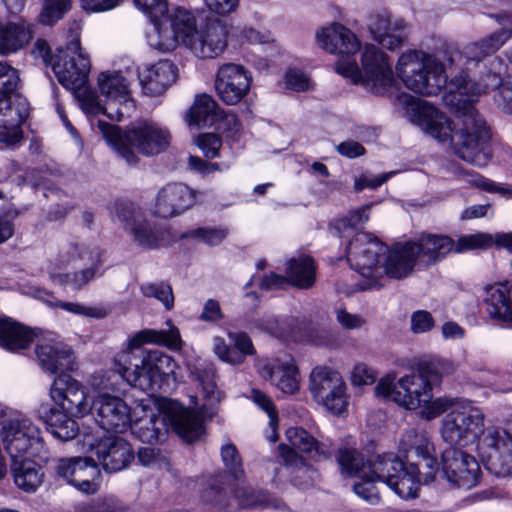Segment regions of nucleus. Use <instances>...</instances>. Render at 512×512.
I'll return each instance as SVG.
<instances>
[{
  "instance_id": "f257e3e1",
  "label": "nucleus",
  "mask_w": 512,
  "mask_h": 512,
  "mask_svg": "<svg viewBox=\"0 0 512 512\" xmlns=\"http://www.w3.org/2000/svg\"><path fill=\"white\" fill-rule=\"evenodd\" d=\"M501 57H495L485 65L479 82L467 76H459L450 83L451 102L455 106L456 120H450L429 102L404 96L406 114L411 122L419 126L439 142H449L455 154L464 161L483 167L491 159L489 148L490 130L484 118L473 106V102L489 89L494 90L493 102L501 87L511 76Z\"/></svg>"
},
{
  "instance_id": "f03ea898",
  "label": "nucleus",
  "mask_w": 512,
  "mask_h": 512,
  "mask_svg": "<svg viewBox=\"0 0 512 512\" xmlns=\"http://www.w3.org/2000/svg\"><path fill=\"white\" fill-rule=\"evenodd\" d=\"M168 330L145 329L138 332L128 343L126 350L117 354L115 358V372L94 375L91 385L95 389L116 390L118 380L122 379L131 386L142 391L155 392L161 388L164 380L174 374L176 363L172 357L159 350L147 352L141 359L140 364H135L131 370L133 350L144 343H152L166 346L172 349H180L182 340L177 327L170 321L167 322Z\"/></svg>"
},
{
  "instance_id": "7ed1b4c3",
  "label": "nucleus",
  "mask_w": 512,
  "mask_h": 512,
  "mask_svg": "<svg viewBox=\"0 0 512 512\" xmlns=\"http://www.w3.org/2000/svg\"><path fill=\"white\" fill-rule=\"evenodd\" d=\"M449 413L442 421L443 439L451 445L465 446L478 440V450L487 468L497 476H512V436L497 427L483 430L482 411L467 400L449 398Z\"/></svg>"
},
{
  "instance_id": "20e7f679",
  "label": "nucleus",
  "mask_w": 512,
  "mask_h": 512,
  "mask_svg": "<svg viewBox=\"0 0 512 512\" xmlns=\"http://www.w3.org/2000/svg\"><path fill=\"white\" fill-rule=\"evenodd\" d=\"M132 416L129 428L142 442L161 440L169 427L187 442L197 439L203 432L198 415L167 398L137 404Z\"/></svg>"
},
{
  "instance_id": "39448f33",
  "label": "nucleus",
  "mask_w": 512,
  "mask_h": 512,
  "mask_svg": "<svg viewBox=\"0 0 512 512\" xmlns=\"http://www.w3.org/2000/svg\"><path fill=\"white\" fill-rule=\"evenodd\" d=\"M101 265L98 249L70 241L62 244L49 260L47 272L53 283L80 290L96 277Z\"/></svg>"
},
{
  "instance_id": "423d86ee",
  "label": "nucleus",
  "mask_w": 512,
  "mask_h": 512,
  "mask_svg": "<svg viewBox=\"0 0 512 512\" xmlns=\"http://www.w3.org/2000/svg\"><path fill=\"white\" fill-rule=\"evenodd\" d=\"M98 127L108 142L128 164H135V151L154 155L164 151L170 143L169 131L154 122H138L123 132L119 127L98 121Z\"/></svg>"
},
{
  "instance_id": "0eeeda50",
  "label": "nucleus",
  "mask_w": 512,
  "mask_h": 512,
  "mask_svg": "<svg viewBox=\"0 0 512 512\" xmlns=\"http://www.w3.org/2000/svg\"><path fill=\"white\" fill-rule=\"evenodd\" d=\"M396 72L407 89L424 96L437 95L448 79L446 63L423 50L404 51L397 60Z\"/></svg>"
},
{
  "instance_id": "6e6552de",
  "label": "nucleus",
  "mask_w": 512,
  "mask_h": 512,
  "mask_svg": "<svg viewBox=\"0 0 512 512\" xmlns=\"http://www.w3.org/2000/svg\"><path fill=\"white\" fill-rule=\"evenodd\" d=\"M19 81L18 70L0 61V143L10 148L23 141L22 124L30 111L28 101L16 94Z\"/></svg>"
},
{
  "instance_id": "1a4fd4ad",
  "label": "nucleus",
  "mask_w": 512,
  "mask_h": 512,
  "mask_svg": "<svg viewBox=\"0 0 512 512\" xmlns=\"http://www.w3.org/2000/svg\"><path fill=\"white\" fill-rule=\"evenodd\" d=\"M361 69L354 59L336 63V71L353 83H362L373 93H383L394 84L390 57L378 46L366 43L361 52Z\"/></svg>"
},
{
  "instance_id": "9d476101",
  "label": "nucleus",
  "mask_w": 512,
  "mask_h": 512,
  "mask_svg": "<svg viewBox=\"0 0 512 512\" xmlns=\"http://www.w3.org/2000/svg\"><path fill=\"white\" fill-rule=\"evenodd\" d=\"M174 25L183 35V45L198 58H216L227 48L228 30L219 20L208 21L198 28L194 15L179 9Z\"/></svg>"
},
{
  "instance_id": "9b49d317",
  "label": "nucleus",
  "mask_w": 512,
  "mask_h": 512,
  "mask_svg": "<svg viewBox=\"0 0 512 512\" xmlns=\"http://www.w3.org/2000/svg\"><path fill=\"white\" fill-rule=\"evenodd\" d=\"M418 264L432 266L443 260L449 253H462L474 249H486L492 246L493 239L489 233L477 232L463 235L457 242L442 234H422L416 240L409 241Z\"/></svg>"
},
{
  "instance_id": "f8f14e48",
  "label": "nucleus",
  "mask_w": 512,
  "mask_h": 512,
  "mask_svg": "<svg viewBox=\"0 0 512 512\" xmlns=\"http://www.w3.org/2000/svg\"><path fill=\"white\" fill-rule=\"evenodd\" d=\"M2 442L11 459L30 454L47 458V450L39 427L31 419L15 415L5 420L1 430Z\"/></svg>"
},
{
  "instance_id": "ddd939ff",
  "label": "nucleus",
  "mask_w": 512,
  "mask_h": 512,
  "mask_svg": "<svg viewBox=\"0 0 512 512\" xmlns=\"http://www.w3.org/2000/svg\"><path fill=\"white\" fill-rule=\"evenodd\" d=\"M369 473L376 475V487L377 484L386 485L404 500L418 497L420 469L415 464L406 467L396 456L385 454L383 460L373 464Z\"/></svg>"
},
{
  "instance_id": "4468645a",
  "label": "nucleus",
  "mask_w": 512,
  "mask_h": 512,
  "mask_svg": "<svg viewBox=\"0 0 512 512\" xmlns=\"http://www.w3.org/2000/svg\"><path fill=\"white\" fill-rule=\"evenodd\" d=\"M52 69L58 82L68 90L78 94H87L86 84L90 71V60L80 46V40L75 36L64 49H59Z\"/></svg>"
},
{
  "instance_id": "2eb2a0df",
  "label": "nucleus",
  "mask_w": 512,
  "mask_h": 512,
  "mask_svg": "<svg viewBox=\"0 0 512 512\" xmlns=\"http://www.w3.org/2000/svg\"><path fill=\"white\" fill-rule=\"evenodd\" d=\"M384 455L376 456L365 462L363 455L354 448L339 449L336 459L341 473L347 477H358L359 481L353 485L356 495L370 504L380 501V492L375 486L376 475L369 473L370 468L378 461L383 460Z\"/></svg>"
},
{
  "instance_id": "dca6fc26",
  "label": "nucleus",
  "mask_w": 512,
  "mask_h": 512,
  "mask_svg": "<svg viewBox=\"0 0 512 512\" xmlns=\"http://www.w3.org/2000/svg\"><path fill=\"white\" fill-rule=\"evenodd\" d=\"M310 391L318 403L335 415L342 414L348 406L345 382L338 372L328 367L312 370Z\"/></svg>"
},
{
  "instance_id": "f3484780",
  "label": "nucleus",
  "mask_w": 512,
  "mask_h": 512,
  "mask_svg": "<svg viewBox=\"0 0 512 512\" xmlns=\"http://www.w3.org/2000/svg\"><path fill=\"white\" fill-rule=\"evenodd\" d=\"M436 474L446 479L450 484L463 489H470L477 485L481 476L480 465L477 460L463 450L448 448L442 453V468Z\"/></svg>"
},
{
  "instance_id": "a211bd4d",
  "label": "nucleus",
  "mask_w": 512,
  "mask_h": 512,
  "mask_svg": "<svg viewBox=\"0 0 512 512\" xmlns=\"http://www.w3.org/2000/svg\"><path fill=\"white\" fill-rule=\"evenodd\" d=\"M386 246L368 233H357L347 246V260L362 276L375 278L381 275V260Z\"/></svg>"
},
{
  "instance_id": "6ab92c4d",
  "label": "nucleus",
  "mask_w": 512,
  "mask_h": 512,
  "mask_svg": "<svg viewBox=\"0 0 512 512\" xmlns=\"http://www.w3.org/2000/svg\"><path fill=\"white\" fill-rule=\"evenodd\" d=\"M50 395L70 416L82 417L92 412L93 402L91 403L86 388L68 374H61L55 378Z\"/></svg>"
},
{
  "instance_id": "aec40b11",
  "label": "nucleus",
  "mask_w": 512,
  "mask_h": 512,
  "mask_svg": "<svg viewBox=\"0 0 512 512\" xmlns=\"http://www.w3.org/2000/svg\"><path fill=\"white\" fill-rule=\"evenodd\" d=\"M91 413L99 427L108 432L126 431L133 419V410L123 399L106 393L100 394L93 401Z\"/></svg>"
},
{
  "instance_id": "412c9836",
  "label": "nucleus",
  "mask_w": 512,
  "mask_h": 512,
  "mask_svg": "<svg viewBox=\"0 0 512 512\" xmlns=\"http://www.w3.org/2000/svg\"><path fill=\"white\" fill-rule=\"evenodd\" d=\"M200 195L183 183H168L158 190L152 213L161 218L179 216L196 204Z\"/></svg>"
},
{
  "instance_id": "4be33fe9",
  "label": "nucleus",
  "mask_w": 512,
  "mask_h": 512,
  "mask_svg": "<svg viewBox=\"0 0 512 512\" xmlns=\"http://www.w3.org/2000/svg\"><path fill=\"white\" fill-rule=\"evenodd\" d=\"M251 83L252 75L244 66L226 63L217 71L215 90L224 103L234 105L247 95Z\"/></svg>"
},
{
  "instance_id": "5701e85b",
  "label": "nucleus",
  "mask_w": 512,
  "mask_h": 512,
  "mask_svg": "<svg viewBox=\"0 0 512 512\" xmlns=\"http://www.w3.org/2000/svg\"><path fill=\"white\" fill-rule=\"evenodd\" d=\"M115 217L130 231L138 245L149 249L158 247L160 232L151 226L136 205L131 202L117 203Z\"/></svg>"
},
{
  "instance_id": "b1692460",
  "label": "nucleus",
  "mask_w": 512,
  "mask_h": 512,
  "mask_svg": "<svg viewBox=\"0 0 512 512\" xmlns=\"http://www.w3.org/2000/svg\"><path fill=\"white\" fill-rule=\"evenodd\" d=\"M57 475L78 490L93 494L97 491L96 480L100 475L98 465L89 457L63 458L58 461Z\"/></svg>"
},
{
  "instance_id": "393cba45",
  "label": "nucleus",
  "mask_w": 512,
  "mask_h": 512,
  "mask_svg": "<svg viewBox=\"0 0 512 512\" xmlns=\"http://www.w3.org/2000/svg\"><path fill=\"white\" fill-rule=\"evenodd\" d=\"M407 25L403 19L393 18L390 13L378 12L370 16L368 31L371 38L388 50L401 48L407 39Z\"/></svg>"
},
{
  "instance_id": "a878e982",
  "label": "nucleus",
  "mask_w": 512,
  "mask_h": 512,
  "mask_svg": "<svg viewBox=\"0 0 512 512\" xmlns=\"http://www.w3.org/2000/svg\"><path fill=\"white\" fill-rule=\"evenodd\" d=\"M35 355L41 368L51 374L74 369V353L70 346L56 337L45 336L38 340Z\"/></svg>"
},
{
  "instance_id": "bb28decb",
  "label": "nucleus",
  "mask_w": 512,
  "mask_h": 512,
  "mask_svg": "<svg viewBox=\"0 0 512 512\" xmlns=\"http://www.w3.org/2000/svg\"><path fill=\"white\" fill-rule=\"evenodd\" d=\"M432 386L431 379L418 369L408 410H419L420 415L428 420L438 417L452 404L449 397L434 398Z\"/></svg>"
},
{
  "instance_id": "cd10ccee",
  "label": "nucleus",
  "mask_w": 512,
  "mask_h": 512,
  "mask_svg": "<svg viewBox=\"0 0 512 512\" xmlns=\"http://www.w3.org/2000/svg\"><path fill=\"white\" fill-rule=\"evenodd\" d=\"M315 37L319 47L331 54L351 56L361 49V41L357 35L338 22L322 26Z\"/></svg>"
},
{
  "instance_id": "c85d7f7f",
  "label": "nucleus",
  "mask_w": 512,
  "mask_h": 512,
  "mask_svg": "<svg viewBox=\"0 0 512 512\" xmlns=\"http://www.w3.org/2000/svg\"><path fill=\"white\" fill-rule=\"evenodd\" d=\"M399 452L402 453L408 461L414 458L421 459L425 468L428 469L425 481L434 480L433 472L436 466L434 447L430 442L428 434L424 430L415 428L408 429L399 442Z\"/></svg>"
},
{
  "instance_id": "c756f323",
  "label": "nucleus",
  "mask_w": 512,
  "mask_h": 512,
  "mask_svg": "<svg viewBox=\"0 0 512 512\" xmlns=\"http://www.w3.org/2000/svg\"><path fill=\"white\" fill-rule=\"evenodd\" d=\"M95 453L107 472H118L126 468L134 458L131 445L119 437L101 441L95 447Z\"/></svg>"
},
{
  "instance_id": "7c9ffc66",
  "label": "nucleus",
  "mask_w": 512,
  "mask_h": 512,
  "mask_svg": "<svg viewBox=\"0 0 512 512\" xmlns=\"http://www.w3.org/2000/svg\"><path fill=\"white\" fill-rule=\"evenodd\" d=\"M512 37V27L502 28L478 41L467 44L461 52L452 51L446 62L452 65L455 57L463 56L467 61L480 62L485 57L495 53Z\"/></svg>"
},
{
  "instance_id": "2f4dec72",
  "label": "nucleus",
  "mask_w": 512,
  "mask_h": 512,
  "mask_svg": "<svg viewBox=\"0 0 512 512\" xmlns=\"http://www.w3.org/2000/svg\"><path fill=\"white\" fill-rule=\"evenodd\" d=\"M260 374L285 394H293L299 389L298 370L291 360H267L260 367Z\"/></svg>"
},
{
  "instance_id": "473e14b6",
  "label": "nucleus",
  "mask_w": 512,
  "mask_h": 512,
  "mask_svg": "<svg viewBox=\"0 0 512 512\" xmlns=\"http://www.w3.org/2000/svg\"><path fill=\"white\" fill-rule=\"evenodd\" d=\"M384 261H381V274L385 273L393 279L408 277L416 263L417 258L413 251V245L409 241L396 244L389 251L386 250Z\"/></svg>"
},
{
  "instance_id": "72a5a7b5",
  "label": "nucleus",
  "mask_w": 512,
  "mask_h": 512,
  "mask_svg": "<svg viewBox=\"0 0 512 512\" xmlns=\"http://www.w3.org/2000/svg\"><path fill=\"white\" fill-rule=\"evenodd\" d=\"M483 301L491 317L512 322V282L486 285Z\"/></svg>"
},
{
  "instance_id": "f704fd0d",
  "label": "nucleus",
  "mask_w": 512,
  "mask_h": 512,
  "mask_svg": "<svg viewBox=\"0 0 512 512\" xmlns=\"http://www.w3.org/2000/svg\"><path fill=\"white\" fill-rule=\"evenodd\" d=\"M176 79V66L168 60H162L147 68L140 81L144 93L154 97L165 92Z\"/></svg>"
},
{
  "instance_id": "c9c22d12",
  "label": "nucleus",
  "mask_w": 512,
  "mask_h": 512,
  "mask_svg": "<svg viewBox=\"0 0 512 512\" xmlns=\"http://www.w3.org/2000/svg\"><path fill=\"white\" fill-rule=\"evenodd\" d=\"M416 372L396 379L392 375L382 378L375 387L377 396L395 402L397 405L408 409L413 394Z\"/></svg>"
},
{
  "instance_id": "e433bc0d",
  "label": "nucleus",
  "mask_w": 512,
  "mask_h": 512,
  "mask_svg": "<svg viewBox=\"0 0 512 512\" xmlns=\"http://www.w3.org/2000/svg\"><path fill=\"white\" fill-rule=\"evenodd\" d=\"M286 439L290 446L289 449L298 450L306 453L315 461L326 460L332 455V444L318 442L311 434L300 427H291L286 431Z\"/></svg>"
},
{
  "instance_id": "4c0bfd02",
  "label": "nucleus",
  "mask_w": 512,
  "mask_h": 512,
  "mask_svg": "<svg viewBox=\"0 0 512 512\" xmlns=\"http://www.w3.org/2000/svg\"><path fill=\"white\" fill-rule=\"evenodd\" d=\"M32 37V26L24 21L0 24V55L16 53L24 48Z\"/></svg>"
},
{
  "instance_id": "58836bf2",
  "label": "nucleus",
  "mask_w": 512,
  "mask_h": 512,
  "mask_svg": "<svg viewBox=\"0 0 512 512\" xmlns=\"http://www.w3.org/2000/svg\"><path fill=\"white\" fill-rule=\"evenodd\" d=\"M11 460V472L16 486L27 493L35 492L44 479L42 468L26 456Z\"/></svg>"
},
{
  "instance_id": "ea45409f",
  "label": "nucleus",
  "mask_w": 512,
  "mask_h": 512,
  "mask_svg": "<svg viewBox=\"0 0 512 512\" xmlns=\"http://www.w3.org/2000/svg\"><path fill=\"white\" fill-rule=\"evenodd\" d=\"M33 333L27 327L11 320L0 319V346L12 352L29 347Z\"/></svg>"
},
{
  "instance_id": "a19ab883",
  "label": "nucleus",
  "mask_w": 512,
  "mask_h": 512,
  "mask_svg": "<svg viewBox=\"0 0 512 512\" xmlns=\"http://www.w3.org/2000/svg\"><path fill=\"white\" fill-rule=\"evenodd\" d=\"M281 457L290 471L292 483L300 488H308L313 485L316 472L296 452L282 444L279 447Z\"/></svg>"
},
{
  "instance_id": "79ce46f5",
  "label": "nucleus",
  "mask_w": 512,
  "mask_h": 512,
  "mask_svg": "<svg viewBox=\"0 0 512 512\" xmlns=\"http://www.w3.org/2000/svg\"><path fill=\"white\" fill-rule=\"evenodd\" d=\"M180 8H177L172 15L170 26L154 22L152 32L148 34V43L151 48L166 53L173 51L179 43L183 44V35L176 31L175 19Z\"/></svg>"
},
{
  "instance_id": "37998d69",
  "label": "nucleus",
  "mask_w": 512,
  "mask_h": 512,
  "mask_svg": "<svg viewBox=\"0 0 512 512\" xmlns=\"http://www.w3.org/2000/svg\"><path fill=\"white\" fill-rule=\"evenodd\" d=\"M218 118V104L211 96L203 94L196 97L186 120L189 126L202 128L212 126Z\"/></svg>"
},
{
  "instance_id": "c03bdc74",
  "label": "nucleus",
  "mask_w": 512,
  "mask_h": 512,
  "mask_svg": "<svg viewBox=\"0 0 512 512\" xmlns=\"http://www.w3.org/2000/svg\"><path fill=\"white\" fill-rule=\"evenodd\" d=\"M286 278L289 284L300 288L308 289L315 282V265L307 255H300L290 259L287 263Z\"/></svg>"
},
{
  "instance_id": "a18cd8bd",
  "label": "nucleus",
  "mask_w": 512,
  "mask_h": 512,
  "mask_svg": "<svg viewBox=\"0 0 512 512\" xmlns=\"http://www.w3.org/2000/svg\"><path fill=\"white\" fill-rule=\"evenodd\" d=\"M455 177L472 187H477L488 193H496L506 199L512 198V185L495 182L474 171H468L461 167L454 170Z\"/></svg>"
},
{
  "instance_id": "49530a36",
  "label": "nucleus",
  "mask_w": 512,
  "mask_h": 512,
  "mask_svg": "<svg viewBox=\"0 0 512 512\" xmlns=\"http://www.w3.org/2000/svg\"><path fill=\"white\" fill-rule=\"evenodd\" d=\"M52 435L61 440L69 441L75 438L79 428L77 423L69 416V413L51 410L47 419Z\"/></svg>"
},
{
  "instance_id": "de8ad7c7",
  "label": "nucleus",
  "mask_w": 512,
  "mask_h": 512,
  "mask_svg": "<svg viewBox=\"0 0 512 512\" xmlns=\"http://www.w3.org/2000/svg\"><path fill=\"white\" fill-rule=\"evenodd\" d=\"M191 374L202 387L204 397L209 405L219 403L222 399V393L216 385V373L211 365H202L191 370Z\"/></svg>"
},
{
  "instance_id": "09e8293b",
  "label": "nucleus",
  "mask_w": 512,
  "mask_h": 512,
  "mask_svg": "<svg viewBox=\"0 0 512 512\" xmlns=\"http://www.w3.org/2000/svg\"><path fill=\"white\" fill-rule=\"evenodd\" d=\"M98 84L101 93L112 101L124 99L129 93L127 81L118 73H101Z\"/></svg>"
},
{
  "instance_id": "8fccbe9b",
  "label": "nucleus",
  "mask_w": 512,
  "mask_h": 512,
  "mask_svg": "<svg viewBox=\"0 0 512 512\" xmlns=\"http://www.w3.org/2000/svg\"><path fill=\"white\" fill-rule=\"evenodd\" d=\"M236 499L239 505L245 508L270 506L278 508L276 501L271 499L269 495L255 491L252 488H239L236 491Z\"/></svg>"
},
{
  "instance_id": "3c124183",
  "label": "nucleus",
  "mask_w": 512,
  "mask_h": 512,
  "mask_svg": "<svg viewBox=\"0 0 512 512\" xmlns=\"http://www.w3.org/2000/svg\"><path fill=\"white\" fill-rule=\"evenodd\" d=\"M69 0H45L40 14V21L46 25H53L69 10Z\"/></svg>"
},
{
  "instance_id": "603ef678",
  "label": "nucleus",
  "mask_w": 512,
  "mask_h": 512,
  "mask_svg": "<svg viewBox=\"0 0 512 512\" xmlns=\"http://www.w3.org/2000/svg\"><path fill=\"white\" fill-rule=\"evenodd\" d=\"M141 292L145 297H154L160 301L166 309H171L174 304L172 289L164 283H149L141 286Z\"/></svg>"
},
{
  "instance_id": "864d4df0",
  "label": "nucleus",
  "mask_w": 512,
  "mask_h": 512,
  "mask_svg": "<svg viewBox=\"0 0 512 512\" xmlns=\"http://www.w3.org/2000/svg\"><path fill=\"white\" fill-rule=\"evenodd\" d=\"M368 209L369 206H364L357 210L351 211L345 218H342L336 222L335 230L339 232L341 229H344L345 231L358 230L369 219Z\"/></svg>"
},
{
  "instance_id": "5fc2aeb1",
  "label": "nucleus",
  "mask_w": 512,
  "mask_h": 512,
  "mask_svg": "<svg viewBox=\"0 0 512 512\" xmlns=\"http://www.w3.org/2000/svg\"><path fill=\"white\" fill-rule=\"evenodd\" d=\"M195 143L202 150L206 158H217L220 155V148L222 146L221 138L213 133L200 134Z\"/></svg>"
},
{
  "instance_id": "6e6d98bb",
  "label": "nucleus",
  "mask_w": 512,
  "mask_h": 512,
  "mask_svg": "<svg viewBox=\"0 0 512 512\" xmlns=\"http://www.w3.org/2000/svg\"><path fill=\"white\" fill-rule=\"evenodd\" d=\"M226 229L221 228H197L187 233L188 237L198 239L210 246L220 244L227 236Z\"/></svg>"
},
{
  "instance_id": "4d7b16f0",
  "label": "nucleus",
  "mask_w": 512,
  "mask_h": 512,
  "mask_svg": "<svg viewBox=\"0 0 512 512\" xmlns=\"http://www.w3.org/2000/svg\"><path fill=\"white\" fill-rule=\"evenodd\" d=\"M134 3L153 22L159 21L168 12L167 0H134Z\"/></svg>"
},
{
  "instance_id": "13d9d810",
  "label": "nucleus",
  "mask_w": 512,
  "mask_h": 512,
  "mask_svg": "<svg viewBox=\"0 0 512 512\" xmlns=\"http://www.w3.org/2000/svg\"><path fill=\"white\" fill-rule=\"evenodd\" d=\"M221 456L225 466L231 471L234 478L239 480L243 476L244 472L236 447L232 444L223 446L221 449Z\"/></svg>"
},
{
  "instance_id": "bf43d9fd",
  "label": "nucleus",
  "mask_w": 512,
  "mask_h": 512,
  "mask_svg": "<svg viewBox=\"0 0 512 512\" xmlns=\"http://www.w3.org/2000/svg\"><path fill=\"white\" fill-rule=\"evenodd\" d=\"M252 398H253L254 402L268 414L269 419H270L269 425L273 432L271 441H275V439H276L275 432H276V428H277V424H278V416H277V412L275 410V407H274L272 401L264 393H262L259 390H253Z\"/></svg>"
},
{
  "instance_id": "052dcab7",
  "label": "nucleus",
  "mask_w": 512,
  "mask_h": 512,
  "mask_svg": "<svg viewBox=\"0 0 512 512\" xmlns=\"http://www.w3.org/2000/svg\"><path fill=\"white\" fill-rule=\"evenodd\" d=\"M434 324L433 316L426 310H417L412 313L410 318L411 331L416 334L430 331Z\"/></svg>"
},
{
  "instance_id": "680f3d73",
  "label": "nucleus",
  "mask_w": 512,
  "mask_h": 512,
  "mask_svg": "<svg viewBox=\"0 0 512 512\" xmlns=\"http://www.w3.org/2000/svg\"><path fill=\"white\" fill-rule=\"evenodd\" d=\"M285 84L294 91H307L313 87L311 79L302 71L291 69L285 75Z\"/></svg>"
},
{
  "instance_id": "e2e57ef3",
  "label": "nucleus",
  "mask_w": 512,
  "mask_h": 512,
  "mask_svg": "<svg viewBox=\"0 0 512 512\" xmlns=\"http://www.w3.org/2000/svg\"><path fill=\"white\" fill-rule=\"evenodd\" d=\"M138 459L143 466L160 467L166 462L165 454L158 448L146 446L138 451Z\"/></svg>"
},
{
  "instance_id": "0e129e2a",
  "label": "nucleus",
  "mask_w": 512,
  "mask_h": 512,
  "mask_svg": "<svg viewBox=\"0 0 512 512\" xmlns=\"http://www.w3.org/2000/svg\"><path fill=\"white\" fill-rule=\"evenodd\" d=\"M419 369L425 373L427 377H429L433 382L434 379L440 376L453 373L455 370V365L450 361L439 360L422 365Z\"/></svg>"
},
{
  "instance_id": "69168bd1",
  "label": "nucleus",
  "mask_w": 512,
  "mask_h": 512,
  "mask_svg": "<svg viewBox=\"0 0 512 512\" xmlns=\"http://www.w3.org/2000/svg\"><path fill=\"white\" fill-rule=\"evenodd\" d=\"M335 317L341 327L346 330L360 329L366 323V320L361 315L349 313L344 308H337L335 310Z\"/></svg>"
},
{
  "instance_id": "338daca9",
  "label": "nucleus",
  "mask_w": 512,
  "mask_h": 512,
  "mask_svg": "<svg viewBox=\"0 0 512 512\" xmlns=\"http://www.w3.org/2000/svg\"><path fill=\"white\" fill-rule=\"evenodd\" d=\"M495 106L503 114L512 115V79H509L497 93Z\"/></svg>"
},
{
  "instance_id": "774afa93",
  "label": "nucleus",
  "mask_w": 512,
  "mask_h": 512,
  "mask_svg": "<svg viewBox=\"0 0 512 512\" xmlns=\"http://www.w3.org/2000/svg\"><path fill=\"white\" fill-rule=\"evenodd\" d=\"M202 500L206 503L212 504L216 512H224L227 507V499L223 490L219 487L211 485L202 494Z\"/></svg>"
}]
</instances>
